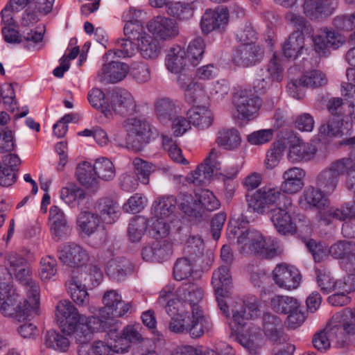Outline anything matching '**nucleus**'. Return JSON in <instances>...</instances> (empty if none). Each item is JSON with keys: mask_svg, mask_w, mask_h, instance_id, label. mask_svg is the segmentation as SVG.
I'll return each mask as SVG.
<instances>
[{"mask_svg": "<svg viewBox=\"0 0 355 355\" xmlns=\"http://www.w3.org/2000/svg\"><path fill=\"white\" fill-rule=\"evenodd\" d=\"M19 295L12 285L2 282L0 283V311L4 315H11L15 314L18 320H25L35 315H18V309L20 306L21 309L29 307L31 300L27 297L23 303L20 302L15 306L18 301Z\"/></svg>", "mask_w": 355, "mask_h": 355, "instance_id": "nucleus-11", "label": "nucleus"}, {"mask_svg": "<svg viewBox=\"0 0 355 355\" xmlns=\"http://www.w3.org/2000/svg\"><path fill=\"white\" fill-rule=\"evenodd\" d=\"M115 352L114 345L110 347L101 340L95 341L89 347L82 345L78 349V355H114Z\"/></svg>", "mask_w": 355, "mask_h": 355, "instance_id": "nucleus-52", "label": "nucleus"}, {"mask_svg": "<svg viewBox=\"0 0 355 355\" xmlns=\"http://www.w3.org/2000/svg\"><path fill=\"white\" fill-rule=\"evenodd\" d=\"M338 5V0H304L303 12L311 20L322 21L333 15Z\"/></svg>", "mask_w": 355, "mask_h": 355, "instance_id": "nucleus-16", "label": "nucleus"}, {"mask_svg": "<svg viewBox=\"0 0 355 355\" xmlns=\"http://www.w3.org/2000/svg\"><path fill=\"white\" fill-rule=\"evenodd\" d=\"M263 329L270 340L279 342L283 330L282 320L275 315L265 313L263 315Z\"/></svg>", "mask_w": 355, "mask_h": 355, "instance_id": "nucleus-34", "label": "nucleus"}, {"mask_svg": "<svg viewBox=\"0 0 355 355\" xmlns=\"http://www.w3.org/2000/svg\"><path fill=\"white\" fill-rule=\"evenodd\" d=\"M94 209L99 218L109 224L114 223L120 215L118 202L111 197L99 198L94 205Z\"/></svg>", "mask_w": 355, "mask_h": 355, "instance_id": "nucleus-27", "label": "nucleus"}, {"mask_svg": "<svg viewBox=\"0 0 355 355\" xmlns=\"http://www.w3.org/2000/svg\"><path fill=\"white\" fill-rule=\"evenodd\" d=\"M304 47V34L300 31H295L285 42L283 45L282 50L286 57L295 59L301 54Z\"/></svg>", "mask_w": 355, "mask_h": 355, "instance_id": "nucleus-40", "label": "nucleus"}, {"mask_svg": "<svg viewBox=\"0 0 355 355\" xmlns=\"http://www.w3.org/2000/svg\"><path fill=\"white\" fill-rule=\"evenodd\" d=\"M177 199L173 196L157 198L153 205L155 216L172 220L171 216L175 209Z\"/></svg>", "mask_w": 355, "mask_h": 355, "instance_id": "nucleus-37", "label": "nucleus"}, {"mask_svg": "<svg viewBox=\"0 0 355 355\" xmlns=\"http://www.w3.org/2000/svg\"><path fill=\"white\" fill-rule=\"evenodd\" d=\"M273 279L280 288L287 290L296 288L300 282L299 271L293 266L282 263L277 265L272 271Z\"/></svg>", "mask_w": 355, "mask_h": 355, "instance_id": "nucleus-20", "label": "nucleus"}, {"mask_svg": "<svg viewBox=\"0 0 355 355\" xmlns=\"http://www.w3.org/2000/svg\"><path fill=\"white\" fill-rule=\"evenodd\" d=\"M216 141L224 149L232 150L239 147L241 138L236 129H223L218 131Z\"/></svg>", "mask_w": 355, "mask_h": 355, "instance_id": "nucleus-43", "label": "nucleus"}, {"mask_svg": "<svg viewBox=\"0 0 355 355\" xmlns=\"http://www.w3.org/2000/svg\"><path fill=\"white\" fill-rule=\"evenodd\" d=\"M100 225V218L96 213L81 211L77 218L78 229L87 236L94 234Z\"/></svg>", "mask_w": 355, "mask_h": 355, "instance_id": "nucleus-41", "label": "nucleus"}, {"mask_svg": "<svg viewBox=\"0 0 355 355\" xmlns=\"http://www.w3.org/2000/svg\"><path fill=\"white\" fill-rule=\"evenodd\" d=\"M136 103L132 95L126 90L115 89L111 92L109 103L103 110L107 118L112 116L113 113L119 115H128L136 111Z\"/></svg>", "mask_w": 355, "mask_h": 355, "instance_id": "nucleus-8", "label": "nucleus"}, {"mask_svg": "<svg viewBox=\"0 0 355 355\" xmlns=\"http://www.w3.org/2000/svg\"><path fill=\"white\" fill-rule=\"evenodd\" d=\"M343 317L340 314H334L326 327L314 334L312 343L315 349L325 352L330 348L331 341L343 338L345 332L340 323Z\"/></svg>", "mask_w": 355, "mask_h": 355, "instance_id": "nucleus-10", "label": "nucleus"}, {"mask_svg": "<svg viewBox=\"0 0 355 355\" xmlns=\"http://www.w3.org/2000/svg\"><path fill=\"white\" fill-rule=\"evenodd\" d=\"M133 270L131 262L125 258H116L111 259L107 264L106 271L107 275L112 279L121 282Z\"/></svg>", "mask_w": 355, "mask_h": 355, "instance_id": "nucleus-33", "label": "nucleus"}, {"mask_svg": "<svg viewBox=\"0 0 355 355\" xmlns=\"http://www.w3.org/2000/svg\"><path fill=\"white\" fill-rule=\"evenodd\" d=\"M86 273H77L73 275L65 283L67 291L73 301L78 306H85L89 303V294L87 287L90 286L87 280Z\"/></svg>", "mask_w": 355, "mask_h": 355, "instance_id": "nucleus-15", "label": "nucleus"}, {"mask_svg": "<svg viewBox=\"0 0 355 355\" xmlns=\"http://www.w3.org/2000/svg\"><path fill=\"white\" fill-rule=\"evenodd\" d=\"M57 272V262L55 259L47 256L43 257L40 261L39 275L42 280L51 279Z\"/></svg>", "mask_w": 355, "mask_h": 355, "instance_id": "nucleus-61", "label": "nucleus"}, {"mask_svg": "<svg viewBox=\"0 0 355 355\" xmlns=\"http://www.w3.org/2000/svg\"><path fill=\"white\" fill-rule=\"evenodd\" d=\"M232 312L233 322L238 326V329L243 327L249 320L257 318L261 314L256 299L248 303H236V305L232 308Z\"/></svg>", "mask_w": 355, "mask_h": 355, "instance_id": "nucleus-23", "label": "nucleus"}, {"mask_svg": "<svg viewBox=\"0 0 355 355\" xmlns=\"http://www.w3.org/2000/svg\"><path fill=\"white\" fill-rule=\"evenodd\" d=\"M305 176V171L299 167H292L284 172L282 178L284 181L281 184L280 192L284 194H293L300 191L303 186V178Z\"/></svg>", "mask_w": 355, "mask_h": 355, "instance_id": "nucleus-25", "label": "nucleus"}, {"mask_svg": "<svg viewBox=\"0 0 355 355\" xmlns=\"http://www.w3.org/2000/svg\"><path fill=\"white\" fill-rule=\"evenodd\" d=\"M354 167L352 159L344 157L333 162L328 167L322 170L316 178V186L327 195L331 194L338 186L339 177Z\"/></svg>", "mask_w": 355, "mask_h": 355, "instance_id": "nucleus-5", "label": "nucleus"}, {"mask_svg": "<svg viewBox=\"0 0 355 355\" xmlns=\"http://www.w3.org/2000/svg\"><path fill=\"white\" fill-rule=\"evenodd\" d=\"M315 153L314 145L297 139L289 146L288 159L293 163L309 161L314 157Z\"/></svg>", "mask_w": 355, "mask_h": 355, "instance_id": "nucleus-30", "label": "nucleus"}, {"mask_svg": "<svg viewBox=\"0 0 355 355\" xmlns=\"http://www.w3.org/2000/svg\"><path fill=\"white\" fill-rule=\"evenodd\" d=\"M272 309L278 313L289 314L300 306L297 300L288 296H276L271 300Z\"/></svg>", "mask_w": 355, "mask_h": 355, "instance_id": "nucleus-48", "label": "nucleus"}, {"mask_svg": "<svg viewBox=\"0 0 355 355\" xmlns=\"http://www.w3.org/2000/svg\"><path fill=\"white\" fill-rule=\"evenodd\" d=\"M130 76L138 83H143L150 79V69L144 62L133 63L129 68Z\"/></svg>", "mask_w": 355, "mask_h": 355, "instance_id": "nucleus-62", "label": "nucleus"}, {"mask_svg": "<svg viewBox=\"0 0 355 355\" xmlns=\"http://www.w3.org/2000/svg\"><path fill=\"white\" fill-rule=\"evenodd\" d=\"M302 77L304 85L306 87L318 88L327 84L326 75L320 70L306 71Z\"/></svg>", "mask_w": 355, "mask_h": 355, "instance_id": "nucleus-58", "label": "nucleus"}, {"mask_svg": "<svg viewBox=\"0 0 355 355\" xmlns=\"http://www.w3.org/2000/svg\"><path fill=\"white\" fill-rule=\"evenodd\" d=\"M138 49L144 59H156L161 52L159 41L148 33H144L138 41Z\"/></svg>", "mask_w": 355, "mask_h": 355, "instance_id": "nucleus-35", "label": "nucleus"}, {"mask_svg": "<svg viewBox=\"0 0 355 355\" xmlns=\"http://www.w3.org/2000/svg\"><path fill=\"white\" fill-rule=\"evenodd\" d=\"M263 56V51L259 46L253 43L243 44L235 50L232 61L239 67H248L260 62Z\"/></svg>", "mask_w": 355, "mask_h": 355, "instance_id": "nucleus-18", "label": "nucleus"}, {"mask_svg": "<svg viewBox=\"0 0 355 355\" xmlns=\"http://www.w3.org/2000/svg\"><path fill=\"white\" fill-rule=\"evenodd\" d=\"M20 164V159L14 154H8L3 157L0 164V184L3 187L12 185L16 180V171Z\"/></svg>", "mask_w": 355, "mask_h": 355, "instance_id": "nucleus-29", "label": "nucleus"}, {"mask_svg": "<svg viewBox=\"0 0 355 355\" xmlns=\"http://www.w3.org/2000/svg\"><path fill=\"white\" fill-rule=\"evenodd\" d=\"M205 49V43L202 38L197 37L189 44L186 51V57L189 63L193 67L197 66L202 60Z\"/></svg>", "mask_w": 355, "mask_h": 355, "instance_id": "nucleus-46", "label": "nucleus"}, {"mask_svg": "<svg viewBox=\"0 0 355 355\" xmlns=\"http://www.w3.org/2000/svg\"><path fill=\"white\" fill-rule=\"evenodd\" d=\"M233 104L239 119L250 121L257 116L261 101L249 91L241 89L234 94Z\"/></svg>", "mask_w": 355, "mask_h": 355, "instance_id": "nucleus-12", "label": "nucleus"}, {"mask_svg": "<svg viewBox=\"0 0 355 355\" xmlns=\"http://www.w3.org/2000/svg\"><path fill=\"white\" fill-rule=\"evenodd\" d=\"M132 165L135 176L139 182L143 184L148 185L150 182V176L155 171L156 166L153 163L139 157H135L132 160Z\"/></svg>", "mask_w": 355, "mask_h": 355, "instance_id": "nucleus-45", "label": "nucleus"}, {"mask_svg": "<svg viewBox=\"0 0 355 355\" xmlns=\"http://www.w3.org/2000/svg\"><path fill=\"white\" fill-rule=\"evenodd\" d=\"M237 243L241 245V251L247 250L266 259H272L281 254L277 243L271 238L263 237L256 230H246L238 237Z\"/></svg>", "mask_w": 355, "mask_h": 355, "instance_id": "nucleus-4", "label": "nucleus"}, {"mask_svg": "<svg viewBox=\"0 0 355 355\" xmlns=\"http://www.w3.org/2000/svg\"><path fill=\"white\" fill-rule=\"evenodd\" d=\"M171 286H165L159 293V304L164 305L166 313H181L197 310L202 311L198 303L202 298V291L192 283H185L179 286L175 295Z\"/></svg>", "mask_w": 355, "mask_h": 355, "instance_id": "nucleus-2", "label": "nucleus"}, {"mask_svg": "<svg viewBox=\"0 0 355 355\" xmlns=\"http://www.w3.org/2000/svg\"><path fill=\"white\" fill-rule=\"evenodd\" d=\"M249 207L263 214L270 211V220L277 232L282 236L293 235L297 225L292 216L294 206L287 196L280 192L277 187H262L252 194L246 195Z\"/></svg>", "mask_w": 355, "mask_h": 355, "instance_id": "nucleus-1", "label": "nucleus"}, {"mask_svg": "<svg viewBox=\"0 0 355 355\" xmlns=\"http://www.w3.org/2000/svg\"><path fill=\"white\" fill-rule=\"evenodd\" d=\"M184 98L189 104H196L205 101L207 98L204 86L201 83H196L191 85L184 92Z\"/></svg>", "mask_w": 355, "mask_h": 355, "instance_id": "nucleus-59", "label": "nucleus"}, {"mask_svg": "<svg viewBox=\"0 0 355 355\" xmlns=\"http://www.w3.org/2000/svg\"><path fill=\"white\" fill-rule=\"evenodd\" d=\"M12 275L16 279L26 286L27 297L31 300L29 307H19L18 315H37L40 308V288L38 284L33 279L32 274L28 264L15 271Z\"/></svg>", "mask_w": 355, "mask_h": 355, "instance_id": "nucleus-6", "label": "nucleus"}, {"mask_svg": "<svg viewBox=\"0 0 355 355\" xmlns=\"http://www.w3.org/2000/svg\"><path fill=\"white\" fill-rule=\"evenodd\" d=\"M197 198L193 199L191 194L180 193L177 200L180 208L189 216H196L198 211Z\"/></svg>", "mask_w": 355, "mask_h": 355, "instance_id": "nucleus-60", "label": "nucleus"}, {"mask_svg": "<svg viewBox=\"0 0 355 355\" xmlns=\"http://www.w3.org/2000/svg\"><path fill=\"white\" fill-rule=\"evenodd\" d=\"M49 224L52 236L56 241L66 239L71 232L67 217L58 206H52L49 211Z\"/></svg>", "mask_w": 355, "mask_h": 355, "instance_id": "nucleus-21", "label": "nucleus"}, {"mask_svg": "<svg viewBox=\"0 0 355 355\" xmlns=\"http://www.w3.org/2000/svg\"><path fill=\"white\" fill-rule=\"evenodd\" d=\"M167 13L181 20L190 19L193 11L190 4L181 2H172L167 5Z\"/></svg>", "mask_w": 355, "mask_h": 355, "instance_id": "nucleus-57", "label": "nucleus"}, {"mask_svg": "<svg viewBox=\"0 0 355 355\" xmlns=\"http://www.w3.org/2000/svg\"><path fill=\"white\" fill-rule=\"evenodd\" d=\"M137 47L132 40H121L117 42L113 53L118 58H130L136 53Z\"/></svg>", "mask_w": 355, "mask_h": 355, "instance_id": "nucleus-64", "label": "nucleus"}, {"mask_svg": "<svg viewBox=\"0 0 355 355\" xmlns=\"http://www.w3.org/2000/svg\"><path fill=\"white\" fill-rule=\"evenodd\" d=\"M5 266L10 275L15 271L24 267L27 263L26 259L21 255L13 252H8L5 254Z\"/></svg>", "mask_w": 355, "mask_h": 355, "instance_id": "nucleus-63", "label": "nucleus"}, {"mask_svg": "<svg viewBox=\"0 0 355 355\" xmlns=\"http://www.w3.org/2000/svg\"><path fill=\"white\" fill-rule=\"evenodd\" d=\"M94 166L97 177L99 179L110 181L115 177L116 172L114 166L107 158L101 157L96 159Z\"/></svg>", "mask_w": 355, "mask_h": 355, "instance_id": "nucleus-53", "label": "nucleus"}, {"mask_svg": "<svg viewBox=\"0 0 355 355\" xmlns=\"http://www.w3.org/2000/svg\"><path fill=\"white\" fill-rule=\"evenodd\" d=\"M162 145L165 150L167 151L170 158L175 162L186 164L187 160L183 157L182 150L171 137L168 135H162Z\"/></svg>", "mask_w": 355, "mask_h": 355, "instance_id": "nucleus-56", "label": "nucleus"}, {"mask_svg": "<svg viewBox=\"0 0 355 355\" xmlns=\"http://www.w3.org/2000/svg\"><path fill=\"white\" fill-rule=\"evenodd\" d=\"M194 263L188 257H181L176 260L173 266V274L178 281L190 277L193 273Z\"/></svg>", "mask_w": 355, "mask_h": 355, "instance_id": "nucleus-47", "label": "nucleus"}, {"mask_svg": "<svg viewBox=\"0 0 355 355\" xmlns=\"http://www.w3.org/2000/svg\"><path fill=\"white\" fill-rule=\"evenodd\" d=\"M344 42L341 34L327 28L313 37L314 49L319 55H326L329 48L337 49Z\"/></svg>", "mask_w": 355, "mask_h": 355, "instance_id": "nucleus-22", "label": "nucleus"}, {"mask_svg": "<svg viewBox=\"0 0 355 355\" xmlns=\"http://www.w3.org/2000/svg\"><path fill=\"white\" fill-rule=\"evenodd\" d=\"M148 31L162 40H169L178 34L175 21L169 18L158 16L148 25Z\"/></svg>", "mask_w": 355, "mask_h": 355, "instance_id": "nucleus-26", "label": "nucleus"}, {"mask_svg": "<svg viewBox=\"0 0 355 355\" xmlns=\"http://www.w3.org/2000/svg\"><path fill=\"white\" fill-rule=\"evenodd\" d=\"M128 72V64L112 61L102 67L98 73V78L103 83H116L123 80Z\"/></svg>", "mask_w": 355, "mask_h": 355, "instance_id": "nucleus-24", "label": "nucleus"}, {"mask_svg": "<svg viewBox=\"0 0 355 355\" xmlns=\"http://www.w3.org/2000/svg\"><path fill=\"white\" fill-rule=\"evenodd\" d=\"M167 314L171 316L168 329L175 334H189L193 338L202 336L205 332L212 329L211 320L206 318L202 311L192 310L183 312Z\"/></svg>", "mask_w": 355, "mask_h": 355, "instance_id": "nucleus-3", "label": "nucleus"}, {"mask_svg": "<svg viewBox=\"0 0 355 355\" xmlns=\"http://www.w3.org/2000/svg\"><path fill=\"white\" fill-rule=\"evenodd\" d=\"M186 51L180 46L171 47L166 55L165 64L171 73H178L185 71L188 67Z\"/></svg>", "mask_w": 355, "mask_h": 355, "instance_id": "nucleus-32", "label": "nucleus"}, {"mask_svg": "<svg viewBox=\"0 0 355 355\" xmlns=\"http://www.w3.org/2000/svg\"><path fill=\"white\" fill-rule=\"evenodd\" d=\"M127 131L126 146L135 151H140L148 142L149 123L141 119L131 118L124 123Z\"/></svg>", "mask_w": 355, "mask_h": 355, "instance_id": "nucleus-13", "label": "nucleus"}, {"mask_svg": "<svg viewBox=\"0 0 355 355\" xmlns=\"http://www.w3.org/2000/svg\"><path fill=\"white\" fill-rule=\"evenodd\" d=\"M324 193L318 187H307L300 199V205L304 209L316 207L321 209L326 204L327 200L324 197Z\"/></svg>", "mask_w": 355, "mask_h": 355, "instance_id": "nucleus-36", "label": "nucleus"}, {"mask_svg": "<svg viewBox=\"0 0 355 355\" xmlns=\"http://www.w3.org/2000/svg\"><path fill=\"white\" fill-rule=\"evenodd\" d=\"M355 251V243L349 241H338L329 248V254L334 259L346 260Z\"/></svg>", "mask_w": 355, "mask_h": 355, "instance_id": "nucleus-55", "label": "nucleus"}, {"mask_svg": "<svg viewBox=\"0 0 355 355\" xmlns=\"http://www.w3.org/2000/svg\"><path fill=\"white\" fill-rule=\"evenodd\" d=\"M212 176V170L207 168L206 164L202 163L187 175L186 180L194 185L202 186L209 182Z\"/></svg>", "mask_w": 355, "mask_h": 355, "instance_id": "nucleus-50", "label": "nucleus"}, {"mask_svg": "<svg viewBox=\"0 0 355 355\" xmlns=\"http://www.w3.org/2000/svg\"><path fill=\"white\" fill-rule=\"evenodd\" d=\"M190 122L201 129L209 128L213 122L212 112L205 106H196L188 112Z\"/></svg>", "mask_w": 355, "mask_h": 355, "instance_id": "nucleus-39", "label": "nucleus"}, {"mask_svg": "<svg viewBox=\"0 0 355 355\" xmlns=\"http://www.w3.org/2000/svg\"><path fill=\"white\" fill-rule=\"evenodd\" d=\"M44 343L46 347L60 352H67L70 345L69 339L55 330L48 331L45 334Z\"/></svg>", "mask_w": 355, "mask_h": 355, "instance_id": "nucleus-44", "label": "nucleus"}, {"mask_svg": "<svg viewBox=\"0 0 355 355\" xmlns=\"http://www.w3.org/2000/svg\"><path fill=\"white\" fill-rule=\"evenodd\" d=\"M229 12L226 8L218 7L215 10H207L202 17L200 26L203 33L213 31L222 32L227 26Z\"/></svg>", "mask_w": 355, "mask_h": 355, "instance_id": "nucleus-17", "label": "nucleus"}, {"mask_svg": "<svg viewBox=\"0 0 355 355\" xmlns=\"http://www.w3.org/2000/svg\"><path fill=\"white\" fill-rule=\"evenodd\" d=\"M171 221L172 220H167L156 216L151 218L150 220H148L150 235L155 239L166 236L169 234L170 230L168 223Z\"/></svg>", "mask_w": 355, "mask_h": 355, "instance_id": "nucleus-54", "label": "nucleus"}, {"mask_svg": "<svg viewBox=\"0 0 355 355\" xmlns=\"http://www.w3.org/2000/svg\"><path fill=\"white\" fill-rule=\"evenodd\" d=\"M284 69L281 60L273 55L269 63L260 70L258 78L254 82V87L258 92H265L273 83H280L284 78Z\"/></svg>", "mask_w": 355, "mask_h": 355, "instance_id": "nucleus-14", "label": "nucleus"}, {"mask_svg": "<svg viewBox=\"0 0 355 355\" xmlns=\"http://www.w3.org/2000/svg\"><path fill=\"white\" fill-rule=\"evenodd\" d=\"M148 227V220L141 216L134 217L128 226V236L132 242H138L141 239Z\"/></svg>", "mask_w": 355, "mask_h": 355, "instance_id": "nucleus-51", "label": "nucleus"}, {"mask_svg": "<svg viewBox=\"0 0 355 355\" xmlns=\"http://www.w3.org/2000/svg\"><path fill=\"white\" fill-rule=\"evenodd\" d=\"M178 107L171 99L162 98L155 103V114L159 121L163 123L172 120L177 114Z\"/></svg>", "mask_w": 355, "mask_h": 355, "instance_id": "nucleus-42", "label": "nucleus"}, {"mask_svg": "<svg viewBox=\"0 0 355 355\" xmlns=\"http://www.w3.org/2000/svg\"><path fill=\"white\" fill-rule=\"evenodd\" d=\"M239 343L250 355H258L263 343L260 329L251 327L248 335L239 338Z\"/></svg>", "mask_w": 355, "mask_h": 355, "instance_id": "nucleus-38", "label": "nucleus"}, {"mask_svg": "<svg viewBox=\"0 0 355 355\" xmlns=\"http://www.w3.org/2000/svg\"><path fill=\"white\" fill-rule=\"evenodd\" d=\"M196 198L198 205V211L205 209L207 211H212L219 208L220 202L209 190L201 189L196 193Z\"/></svg>", "mask_w": 355, "mask_h": 355, "instance_id": "nucleus-49", "label": "nucleus"}, {"mask_svg": "<svg viewBox=\"0 0 355 355\" xmlns=\"http://www.w3.org/2000/svg\"><path fill=\"white\" fill-rule=\"evenodd\" d=\"M232 284V279L230 266H221L214 271L211 284L214 289L218 307L226 316H229L230 313L227 304L223 300V297L230 295Z\"/></svg>", "mask_w": 355, "mask_h": 355, "instance_id": "nucleus-7", "label": "nucleus"}, {"mask_svg": "<svg viewBox=\"0 0 355 355\" xmlns=\"http://www.w3.org/2000/svg\"><path fill=\"white\" fill-rule=\"evenodd\" d=\"M76 175L78 181L87 189L96 192L99 188V181L94 165L83 162L76 167Z\"/></svg>", "mask_w": 355, "mask_h": 355, "instance_id": "nucleus-31", "label": "nucleus"}, {"mask_svg": "<svg viewBox=\"0 0 355 355\" xmlns=\"http://www.w3.org/2000/svg\"><path fill=\"white\" fill-rule=\"evenodd\" d=\"M58 257L62 263L71 267L83 266L89 260L87 252L74 243L62 245L58 250Z\"/></svg>", "mask_w": 355, "mask_h": 355, "instance_id": "nucleus-19", "label": "nucleus"}, {"mask_svg": "<svg viewBox=\"0 0 355 355\" xmlns=\"http://www.w3.org/2000/svg\"><path fill=\"white\" fill-rule=\"evenodd\" d=\"M55 315L62 331L71 334L78 327V322L84 320L78 309L69 300H60L55 306Z\"/></svg>", "mask_w": 355, "mask_h": 355, "instance_id": "nucleus-9", "label": "nucleus"}, {"mask_svg": "<svg viewBox=\"0 0 355 355\" xmlns=\"http://www.w3.org/2000/svg\"><path fill=\"white\" fill-rule=\"evenodd\" d=\"M141 327L140 324H133L126 326L121 334L120 337L116 340L114 350L116 353H125L130 347L131 343H139L143 340L141 334Z\"/></svg>", "mask_w": 355, "mask_h": 355, "instance_id": "nucleus-28", "label": "nucleus"}]
</instances>
